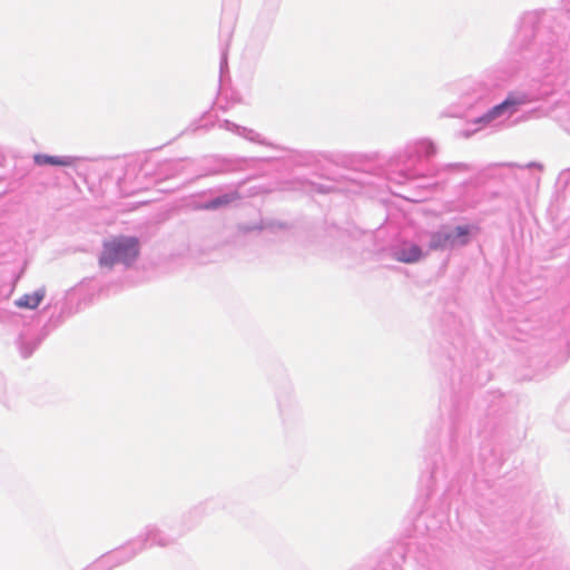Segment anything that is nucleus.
<instances>
[{"mask_svg": "<svg viewBox=\"0 0 570 570\" xmlns=\"http://www.w3.org/2000/svg\"><path fill=\"white\" fill-rule=\"evenodd\" d=\"M3 239H4V234H3V228L0 226V256L3 254Z\"/></svg>", "mask_w": 570, "mask_h": 570, "instance_id": "obj_16", "label": "nucleus"}, {"mask_svg": "<svg viewBox=\"0 0 570 570\" xmlns=\"http://www.w3.org/2000/svg\"><path fill=\"white\" fill-rule=\"evenodd\" d=\"M81 159V157L77 156H49L45 154H37L33 156V161L38 166L51 165L70 167Z\"/></svg>", "mask_w": 570, "mask_h": 570, "instance_id": "obj_9", "label": "nucleus"}, {"mask_svg": "<svg viewBox=\"0 0 570 570\" xmlns=\"http://www.w3.org/2000/svg\"><path fill=\"white\" fill-rule=\"evenodd\" d=\"M471 225H442L434 230L417 232V240L424 243L428 256L432 252H448L465 246L470 242Z\"/></svg>", "mask_w": 570, "mask_h": 570, "instance_id": "obj_2", "label": "nucleus"}, {"mask_svg": "<svg viewBox=\"0 0 570 570\" xmlns=\"http://www.w3.org/2000/svg\"><path fill=\"white\" fill-rule=\"evenodd\" d=\"M446 168L449 169H452V168H460V169H468V166L465 164H449L445 166Z\"/></svg>", "mask_w": 570, "mask_h": 570, "instance_id": "obj_15", "label": "nucleus"}, {"mask_svg": "<svg viewBox=\"0 0 570 570\" xmlns=\"http://www.w3.org/2000/svg\"><path fill=\"white\" fill-rule=\"evenodd\" d=\"M491 87L482 80H468L461 83L460 99L464 108H470L487 97Z\"/></svg>", "mask_w": 570, "mask_h": 570, "instance_id": "obj_6", "label": "nucleus"}, {"mask_svg": "<svg viewBox=\"0 0 570 570\" xmlns=\"http://www.w3.org/2000/svg\"><path fill=\"white\" fill-rule=\"evenodd\" d=\"M140 243L134 236H116L104 242L99 256L101 267L112 268L115 265L130 267L138 258Z\"/></svg>", "mask_w": 570, "mask_h": 570, "instance_id": "obj_3", "label": "nucleus"}, {"mask_svg": "<svg viewBox=\"0 0 570 570\" xmlns=\"http://www.w3.org/2000/svg\"><path fill=\"white\" fill-rule=\"evenodd\" d=\"M528 167H538L539 169H542V166L541 165H538V164H529Z\"/></svg>", "mask_w": 570, "mask_h": 570, "instance_id": "obj_18", "label": "nucleus"}, {"mask_svg": "<svg viewBox=\"0 0 570 570\" xmlns=\"http://www.w3.org/2000/svg\"><path fill=\"white\" fill-rule=\"evenodd\" d=\"M180 535H183L181 530L170 527L168 529H164L157 524H148L137 538L129 541L124 547L110 552V556L104 559V561L117 559V563H125L147 548L154 546L161 548L169 547L174 544Z\"/></svg>", "mask_w": 570, "mask_h": 570, "instance_id": "obj_1", "label": "nucleus"}, {"mask_svg": "<svg viewBox=\"0 0 570 570\" xmlns=\"http://www.w3.org/2000/svg\"><path fill=\"white\" fill-rule=\"evenodd\" d=\"M237 198H238V195L236 193L220 195V196L215 197V198L208 200L207 203H205L203 205V208L207 209V210H215V209H218L223 206L230 204L232 202H234Z\"/></svg>", "mask_w": 570, "mask_h": 570, "instance_id": "obj_11", "label": "nucleus"}, {"mask_svg": "<svg viewBox=\"0 0 570 570\" xmlns=\"http://www.w3.org/2000/svg\"><path fill=\"white\" fill-rule=\"evenodd\" d=\"M110 553L101 557L99 560H97L90 568L86 569V570H101L102 568H105V570H109L111 569L112 567L115 566H119L120 563H117V559H110L108 561H104V559H106L107 557H109Z\"/></svg>", "mask_w": 570, "mask_h": 570, "instance_id": "obj_13", "label": "nucleus"}, {"mask_svg": "<svg viewBox=\"0 0 570 570\" xmlns=\"http://www.w3.org/2000/svg\"><path fill=\"white\" fill-rule=\"evenodd\" d=\"M478 129H473V130H463L461 131V136L464 137V138H469L473 132H475Z\"/></svg>", "mask_w": 570, "mask_h": 570, "instance_id": "obj_17", "label": "nucleus"}, {"mask_svg": "<svg viewBox=\"0 0 570 570\" xmlns=\"http://www.w3.org/2000/svg\"><path fill=\"white\" fill-rule=\"evenodd\" d=\"M533 100V95L528 91L510 92L501 104L492 107L483 116L476 118L474 124L487 126L494 121H504L515 114L519 107L530 104Z\"/></svg>", "mask_w": 570, "mask_h": 570, "instance_id": "obj_4", "label": "nucleus"}, {"mask_svg": "<svg viewBox=\"0 0 570 570\" xmlns=\"http://www.w3.org/2000/svg\"><path fill=\"white\" fill-rule=\"evenodd\" d=\"M219 127L227 131H232L248 141L261 145H267L266 140L262 137V135L255 131L254 129L236 125L229 120H224L219 124Z\"/></svg>", "mask_w": 570, "mask_h": 570, "instance_id": "obj_8", "label": "nucleus"}, {"mask_svg": "<svg viewBox=\"0 0 570 570\" xmlns=\"http://www.w3.org/2000/svg\"><path fill=\"white\" fill-rule=\"evenodd\" d=\"M435 150L434 144L430 140H422L417 144V153L426 157L434 155Z\"/></svg>", "mask_w": 570, "mask_h": 570, "instance_id": "obj_14", "label": "nucleus"}, {"mask_svg": "<svg viewBox=\"0 0 570 570\" xmlns=\"http://www.w3.org/2000/svg\"><path fill=\"white\" fill-rule=\"evenodd\" d=\"M392 257L401 263L415 264L428 257L424 243L417 240V233L414 239H402L391 248Z\"/></svg>", "mask_w": 570, "mask_h": 570, "instance_id": "obj_5", "label": "nucleus"}, {"mask_svg": "<svg viewBox=\"0 0 570 570\" xmlns=\"http://www.w3.org/2000/svg\"><path fill=\"white\" fill-rule=\"evenodd\" d=\"M570 60V51H562L559 45L550 47L537 58V65L546 71H553Z\"/></svg>", "mask_w": 570, "mask_h": 570, "instance_id": "obj_7", "label": "nucleus"}, {"mask_svg": "<svg viewBox=\"0 0 570 570\" xmlns=\"http://www.w3.org/2000/svg\"><path fill=\"white\" fill-rule=\"evenodd\" d=\"M17 344L22 357H29L37 347L36 342L27 341L22 335L19 336Z\"/></svg>", "mask_w": 570, "mask_h": 570, "instance_id": "obj_12", "label": "nucleus"}, {"mask_svg": "<svg viewBox=\"0 0 570 570\" xmlns=\"http://www.w3.org/2000/svg\"><path fill=\"white\" fill-rule=\"evenodd\" d=\"M46 296V288L40 287L33 293L23 294L14 301V305L19 308L36 309Z\"/></svg>", "mask_w": 570, "mask_h": 570, "instance_id": "obj_10", "label": "nucleus"}]
</instances>
